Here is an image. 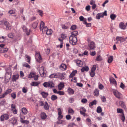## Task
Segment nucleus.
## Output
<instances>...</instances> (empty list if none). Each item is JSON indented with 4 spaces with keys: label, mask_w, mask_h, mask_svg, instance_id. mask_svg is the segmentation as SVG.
Listing matches in <instances>:
<instances>
[{
    "label": "nucleus",
    "mask_w": 127,
    "mask_h": 127,
    "mask_svg": "<svg viewBox=\"0 0 127 127\" xmlns=\"http://www.w3.org/2000/svg\"><path fill=\"white\" fill-rule=\"evenodd\" d=\"M64 84L63 83H61L58 86V88L60 90L64 87Z\"/></svg>",
    "instance_id": "43"
},
{
    "label": "nucleus",
    "mask_w": 127,
    "mask_h": 127,
    "mask_svg": "<svg viewBox=\"0 0 127 127\" xmlns=\"http://www.w3.org/2000/svg\"><path fill=\"white\" fill-rule=\"evenodd\" d=\"M44 68L43 67H41L39 70V73L41 77H43L44 75Z\"/></svg>",
    "instance_id": "11"
},
{
    "label": "nucleus",
    "mask_w": 127,
    "mask_h": 127,
    "mask_svg": "<svg viewBox=\"0 0 127 127\" xmlns=\"http://www.w3.org/2000/svg\"><path fill=\"white\" fill-rule=\"evenodd\" d=\"M96 101L95 100H93V101L90 102L89 104V106L91 107V106L93 105H96Z\"/></svg>",
    "instance_id": "28"
},
{
    "label": "nucleus",
    "mask_w": 127,
    "mask_h": 127,
    "mask_svg": "<svg viewBox=\"0 0 127 127\" xmlns=\"http://www.w3.org/2000/svg\"><path fill=\"white\" fill-rule=\"evenodd\" d=\"M116 16L114 14H112L110 15V17L111 19L112 20H114L116 17Z\"/></svg>",
    "instance_id": "42"
},
{
    "label": "nucleus",
    "mask_w": 127,
    "mask_h": 127,
    "mask_svg": "<svg viewBox=\"0 0 127 127\" xmlns=\"http://www.w3.org/2000/svg\"><path fill=\"white\" fill-rule=\"evenodd\" d=\"M113 93L115 96L119 99L120 98V96L121 95V93L116 90H114L113 91Z\"/></svg>",
    "instance_id": "9"
},
{
    "label": "nucleus",
    "mask_w": 127,
    "mask_h": 127,
    "mask_svg": "<svg viewBox=\"0 0 127 127\" xmlns=\"http://www.w3.org/2000/svg\"><path fill=\"white\" fill-rule=\"evenodd\" d=\"M44 108L46 110H49V106L48 105V103L47 101H45V102Z\"/></svg>",
    "instance_id": "15"
},
{
    "label": "nucleus",
    "mask_w": 127,
    "mask_h": 127,
    "mask_svg": "<svg viewBox=\"0 0 127 127\" xmlns=\"http://www.w3.org/2000/svg\"><path fill=\"white\" fill-rule=\"evenodd\" d=\"M46 32L47 34H51L52 33V31L51 30L48 29Z\"/></svg>",
    "instance_id": "40"
},
{
    "label": "nucleus",
    "mask_w": 127,
    "mask_h": 127,
    "mask_svg": "<svg viewBox=\"0 0 127 127\" xmlns=\"http://www.w3.org/2000/svg\"><path fill=\"white\" fill-rule=\"evenodd\" d=\"M47 116L46 114V113L44 112H42L40 113V118L43 120L45 119L47 117Z\"/></svg>",
    "instance_id": "10"
},
{
    "label": "nucleus",
    "mask_w": 127,
    "mask_h": 127,
    "mask_svg": "<svg viewBox=\"0 0 127 127\" xmlns=\"http://www.w3.org/2000/svg\"><path fill=\"white\" fill-rule=\"evenodd\" d=\"M22 112L23 114L24 115H26L27 114L28 111L27 109L25 108H23L22 110Z\"/></svg>",
    "instance_id": "22"
},
{
    "label": "nucleus",
    "mask_w": 127,
    "mask_h": 127,
    "mask_svg": "<svg viewBox=\"0 0 127 127\" xmlns=\"http://www.w3.org/2000/svg\"><path fill=\"white\" fill-rule=\"evenodd\" d=\"M75 125V124L73 123H70L68 125L67 127H73V126Z\"/></svg>",
    "instance_id": "64"
},
{
    "label": "nucleus",
    "mask_w": 127,
    "mask_h": 127,
    "mask_svg": "<svg viewBox=\"0 0 127 127\" xmlns=\"http://www.w3.org/2000/svg\"><path fill=\"white\" fill-rule=\"evenodd\" d=\"M66 118L67 120H69L71 119V117L70 115L68 114L66 116Z\"/></svg>",
    "instance_id": "60"
},
{
    "label": "nucleus",
    "mask_w": 127,
    "mask_h": 127,
    "mask_svg": "<svg viewBox=\"0 0 127 127\" xmlns=\"http://www.w3.org/2000/svg\"><path fill=\"white\" fill-rule=\"evenodd\" d=\"M22 28L23 29V31L26 33L27 35H29L30 32L31 31V30L29 29L28 31V30L27 28L24 25H23L22 26Z\"/></svg>",
    "instance_id": "6"
},
{
    "label": "nucleus",
    "mask_w": 127,
    "mask_h": 127,
    "mask_svg": "<svg viewBox=\"0 0 127 127\" xmlns=\"http://www.w3.org/2000/svg\"><path fill=\"white\" fill-rule=\"evenodd\" d=\"M120 28L122 30H125L126 28V26L124 25V23L123 22H120L119 25Z\"/></svg>",
    "instance_id": "12"
},
{
    "label": "nucleus",
    "mask_w": 127,
    "mask_h": 127,
    "mask_svg": "<svg viewBox=\"0 0 127 127\" xmlns=\"http://www.w3.org/2000/svg\"><path fill=\"white\" fill-rule=\"evenodd\" d=\"M59 78L61 79H64V77L62 73H60Z\"/></svg>",
    "instance_id": "49"
},
{
    "label": "nucleus",
    "mask_w": 127,
    "mask_h": 127,
    "mask_svg": "<svg viewBox=\"0 0 127 127\" xmlns=\"http://www.w3.org/2000/svg\"><path fill=\"white\" fill-rule=\"evenodd\" d=\"M74 111L73 109H72L71 108H68V114H73L74 113Z\"/></svg>",
    "instance_id": "33"
},
{
    "label": "nucleus",
    "mask_w": 127,
    "mask_h": 127,
    "mask_svg": "<svg viewBox=\"0 0 127 127\" xmlns=\"http://www.w3.org/2000/svg\"><path fill=\"white\" fill-rule=\"evenodd\" d=\"M76 63L78 64V66L79 67H82L83 65L82 61L80 60H78L76 61Z\"/></svg>",
    "instance_id": "23"
},
{
    "label": "nucleus",
    "mask_w": 127,
    "mask_h": 127,
    "mask_svg": "<svg viewBox=\"0 0 127 127\" xmlns=\"http://www.w3.org/2000/svg\"><path fill=\"white\" fill-rule=\"evenodd\" d=\"M67 92H68V94L70 95L73 94L74 92V90L70 87L68 88L67 90Z\"/></svg>",
    "instance_id": "14"
},
{
    "label": "nucleus",
    "mask_w": 127,
    "mask_h": 127,
    "mask_svg": "<svg viewBox=\"0 0 127 127\" xmlns=\"http://www.w3.org/2000/svg\"><path fill=\"white\" fill-rule=\"evenodd\" d=\"M88 48L89 50L94 49L95 48V44L93 41L89 42L88 43Z\"/></svg>",
    "instance_id": "3"
},
{
    "label": "nucleus",
    "mask_w": 127,
    "mask_h": 127,
    "mask_svg": "<svg viewBox=\"0 0 127 127\" xmlns=\"http://www.w3.org/2000/svg\"><path fill=\"white\" fill-rule=\"evenodd\" d=\"M11 77V74L5 73V75L4 81L5 83H7Z\"/></svg>",
    "instance_id": "4"
},
{
    "label": "nucleus",
    "mask_w": 127,
    "mask_h": 127,
    "mask_svg": "<svg viewBox=\"0 0 127 127\" xmlns=\"http://www.w3.org/2000/svg\"><path fill=\"white\" fill-rule=\"evenodd\" d=\"M5 69L6 71V74H11V68L10 67H8L7 68H5Z\"/></svg>",
    "instance_id": "20"
},
{
    "label": "nucleus",
    "mask_w": 127,
    "mask_h": 127,
    "mask_svg": "<svg viewBox=\"0 0 127 127\" xmlns=\"http://www.w3.org/2000/svg\"><path fill=\"white\" fill-rule=\"evenodd\" d=\"M113 56H110L108 58V62L110 63H111L113 60Z\"/></svg>",
    "instance_id": "38"
},
{
    "label": "nucleus",
    "mask_w": 127,
    "mask_h": 127,
    "mask_svg": "<svg viewBox=\"0 0 127 127\" xmlns=\"http://www.w3.org/2000/svg\"><path fill=\"white\" fill-rule=\"evenodd\" d=\"M99 94V91L97 89L95 90V91L94 92V95L95 96H97Z\"/></svg>",
    "instance_id": "45"
},
{
    "label": "nucleus",
    "mask_w": 127,
    "mask_h": 127,
    "mask_svg": "<svg viewBox=\"0 0 127 127\" xmlns=\"http://www.w3.org/2000/svg\"><path fill=\"white\" fill-rule=\"evenodd\" d=\"M119 103L120 105H121L122 107H123L124 108L126 107V106L125 105L123 101H120Z\"/></svg>",
    "instance_id": "44"
},
{
    "label": "nucleus",
    "mask_w": 127,
    "mask_h": 127,
    "mask_svg": "<svg viewBox=\"0 0 127 127\" xmlns=\"http://www.w3.org/2000/svg\"><path fill=\"white\" fill-rule=\"evenodd\" d=\"M69 39L70 43L73 45H75L76 44L77 41L76 37H74L73 36H70Z\"/></svg>",
    "instance_id": "1"
},
{
    "label": "nucleus",
    "mask_w": 127,
    "mask_h": 127,
    "mask_svg": "<svg viewBox=\"0 0 127 127\" xmlns=\"http://www.w3.org/2000/svg\"><path fill=\"white\" fill-rule=\"evenodd\" d=\"M20 121L22 124H28L29 123V121L26 120H20Z\"/></svg>",
    "instance_id": "39"
},
{
    "label": "nucleus",
    "mask_w": 127,
    "mask_h": 127,
    "mask_svg": "<svg viewBox=\"0 0 127 127\" xmlns=\"http://www.w3.org/2000/svg\"><path fill=\"white\" fill-rule=\"evenodd\" d=\"M11 96L12 97H13V99H15L16 97V95L15 93H12L11 94Z\"/></svg>",
    "instance_id": "59"
},
{
    "label": "nucleus",
    "mask_w": 127,
    "mask_h": 127,
    "mask_svg": "<svg viewBox=\"0 0 127 127\" xmlns=\"http://www.w3.org/2000/svg\"><path fill=\"white\" fill-rule=\"evenodd\" d=\"M58 94L60 95H63L64 94V92L63 91H59L58 92Z\"/></svg>",
    "instance_id": "62"
},
{
    "label": "nucleus",
    "mask_w": 127,
    "mask_h": 127,
    "mask_svg": "<svg viewBox=\"0 0 127 127\" xmlns=\"http://www.w3.org/2000/svg\"><path fill=\"white\" fill-rule=\"evenodd\" d=\"M41 95H42V97L44 98H46L48 95V94L44 92H41Z\"/></svg>",
    "instance_id": "18"
},
{
    "label": "nucleus",
    "mask_w": 127,
    "mask_h": 127,
    "mask_svg": "<svg viewBox=\"0 0 127 127\" xmlns=\"http://www.w3.org/2000/svg\"><path fill=\"white\" fill-rule=\"evenodd\" d=\"M4 40V37L2 36L1 37H0V42H3Z\"/></svg>",
    "instance_id": "61"
},
{
    "label": "nucleus",
    "mask_w": 127,
    "mask_h": 127,
    "mask_svg": "<svg viewBox=\"0 0 127 127\" xmlns=\"http://www.w3.org/2000/svg\"><path fill=\"white\" fill-rule=\"evenodd\" d=\"M50 88H53L54 87V84L53 82H49V87Z\"/></svg>",
    "instance_id": "27"
},
{
    "label": "nucleus",
    "mask_w": 127,
    "mask_h": 127,
    "mask_svg": "<svg viewBox=\"0 0 127 127\" xmlns=\"http://www.w3.org/2000/svg\"><path fill=\"white\" fill-rule=\"evenodd\" d=\"M102 58L100 55H97L96 57V60L98 61H100L102 60Z\"/></svg>",
    "instance_id": "31"
},
{
    "label": "nucleus",
    "mask_w": 127,
    "mask_h": 127,
    "mask_svg": "<svg viewBox=\"0 0 127 127\" xmlns=\"http://www.w3.org/2000/svg\"><path fill=\"white\" fill-rule=\"evenodd\" d=\"M76 28V26L75 25H73L70 28V29L72 30H74Z\"/></svg>",
    "instance_id": "50"
},
{
    "label": "nucleus",
    "mask_w": 127,
    "mask_h": 127,
    "mask_svg": "<svg viewBox=\"0 0 127 127\" xmlns=\"http://www.w3.org/2000/svg\"><path fill=\"white\" fill-rule=\"evenodd\" d=\"M38 22L37 21H36L33 23L32 24V27L33 28L35 29L36 28L37 26Z\"/></svg>",
    "instance_id": "29"
},
{
    "label": "nucleus",
    "mask_w": 127,
    "mask_h": 127,
    "mask_svg": "<svg viewBox=\"0 0 127 127\" xmlns=\"http://www.w3.org/2000/svg\"><path fill=\"white\" fill-rule=\"evenodd\" d=\"M28 91L27 89H26L25 87L23 88L22 89V92L24 93H26Z\"/></svg>",
    "instance_id": "63"
},
{
    "label": "nucleus",
    "mask_w": 127,
    "mask_h": 127,
    "mask_svg": "<svg viewBox=\"0 0 127 127\" xmlns=\"http://www.w3.org/2000/svg\"><path fill=\"white\" fill-rule=\"evenodd\" d=\"M45 25V23L42 21H41L40 23V31L41 30V29L44 27Z\"/></svg>",
    "instance_id": "37"
},
{
    "label": "nucleus",
    "mask_w": 127,
    "mask_h": 127,
    "mask_svg": "<svg viewBox=\"0 0 127 127\" xmlns=\"http://www.w3.org/2000/svg\"><path fill=\"white\" fill-rule=\"evenodd\" d=\"M77 73V71L76 70L73 71L70 74L69 76V78H70L72 77L75 75L76 73Z\"/></svg>",
    "instance_id": "17"
},
{
    "label": "nucleus",
    "mask_w": 127,
    "mask_h": 127,
    "mask_svg": "<svg viewBox=\"0 0 127 127\" xmlns=\"http://www.w3.org/2000/svg\"><path fill=\"white\" fill-rule=\"evenodd\" d=\"M95 75V72L91 71L90 75L91 77H94Z\"/></svg>",
    "instance_id": "58"
},
{
    "label": "nucleus",
    "mask_w": 127,
    "mask_h": 127,
    "mask_svg": "<svg viewBox=\"0 0 127 127\" xmlns=\"http://www.w3.org/2000/svg\"><path fill=\"white\" fill-rule=\"evenodd\" d=\"M87 100L86 98H83L81 100V102L83 103H85L87 102Z\"/></svg>",
    "instance_id": "57"
},
{
    "label": "nucleus",
    "mask_w": 127,
    "mask_h": 127,
    "mask_svg": "<svg viewBox=\"0 0 127 127\" xmlns=\"http://www.w3.org/2000/svg\"><path fill=\"white\" fill-rule=\"evenodd\" d=\"M86 110L83 107H81L80 109V114L85 117L86 116V114L85 113Z\"/></svg>",
    "instance_id": "8"
},
{
    "label": "nucleus",
    "mask_w": 127,
    "mask_h": 127,
    "mask_svg": "<svg viewBox=\"0 0 127 127\" xmlns=\"http://www.w3.org/2000/svg\"><path fill=\"white\" fill-rule=\"evenodd\" d=\"M26 57L27 58V62H28L29 64H30V60H31V57L29 56L28 55H25Z\"/></svg>",
    "instance_id": "35"
},
{
    "label": "nucleus",
    "mask_w": 127,
    "mask_h": 127,
    "mask_svg": "<svg viewBox=\"0 0 127 127\" xmlns=\"http://www.w3.org/2000/svg\"><path fill=\"white\" fill-rule=\"evenodd\" d=\"M60 73H54L55 78H59Z\"/></svg>",
    "instance_id": "47"
},
{
    "label": "nucleus",
    "mask_w": 127,
    "mask_h": 127,
    "mask_svg": "<svg viewBox=\"0 0 127 127\" xmlns=\"http://www.w3.org/2000/svg\"><path fill=\"white\" fill-rule=\"evenodd\" d=\"M89 69V68L88 66H86L83 67L81 69V71L82 72H83L85 71H88Z\"/></svg>",
    "instance_id": "21"
},
{
    "label": "nucleus",
    "mask_w": 127,
    "mask_h": 127,
    "mask_svg": "<svg viewBox=\"0 0 127 127\" xmlns=\"http://www.w3.org/2000/svg\"><path fill=\"white\" fill-rule=\"evenodd\" d=\"M38 76L36 75L35 73L32 72H30L28 76V78H33L34 80L35 81L37 80H38Z\"/></svg>",
    "instance_id": "2"
},
{
    "label": "nucleus",
    "mask_w": 127,
    "mask_h": 127,
    "mask_svg": "<svg viewBox=\"0 0 127 127\" xmlns=\"http://www.w3.org/2000/svg\"><path fill=\"white\" fill-rule=\"evenodd\" d=\"M19 75H13L12 77V81L13 82H15L16 80L18 79L19 77Z\"/></svg>",
    "instance_id": "13"
},
{
    "label": "nucleus",
    "mask_w": 127,
    "mask_h": 127,
    "mask_svg": "<svg viewBox=\"0 0 127 127\" xmlns=\"http://www.w3.org/2000/svg\"><path fill=\"white\" fill-rule=\"evenodd\" d=\"M66 65L64 64H62L60 66V68L62 70H65L66 69Z\"/></svg>",
    "instance_id": "26"
},
{
    "label": "nucleus",
    "mask_w": 127,
    "mask_h": 127,
    "mask_svg": "<svg viewBox=\"0 0 127 127\" xmlns=\"http://www.w3.org/2000/svg\"><path fill=\"white\" fill-rule=\"evenodd\" d=\"M4 24L6 27V29L7 30H10L11 29V27L9 23L7 21L4 22Z\"/></svg>",
    "instance_id": "7"
},
{
    "label": "nucleus",
    "mask_w": 127,
    "mask_h": 127,
    "mask_svg": "<svg viewBox=\"0 0 127 127\" xmlns=\"http://www.w3.org/2000/svg\"><path fill=\"white\" fill-rule=\"evenodd\" d=\"M39 83L40 82H32L31 84V85L33 86H37Z\"/></svg>",
    "instance_id": "19"
},
{
    "label": "nucleus",
    "mask_w": 127,
    "mask_h": 127,
    "mask_svg": "<svg viewBox=\"0 0 127 127\" xmlns=\"http://www.w3.org/2000/svg\"><path fill=\"white\" fill-rule=\"evenodd\" d=\"M116 39L118 41H120L121 42L122 40H123V38L121 37L117 36L116 37Z\"/></svg>",
    "instance_id": "41"
},
{
    "label": "nucleus",
    "mask_w": 127,
    "mask_h": 127,
    "mask_svg": "<svg viewBox=\"0 0 127 127\" xmlns=\"http://www.w3.org/2000/svg\"><path fill=\"white\" fill-rule=\"evenodd\" d=\"M49 82H46L44 83L43 85L45 87L47 88L49 87Z\"/></svg>",
    "instance_id": "52"
},
{
    "label": "nucleus",
    "mask_w": 127,
    "mask_h": 127,
    "mask_svg": "<svg viewBox=\"0 0 127 127\" xmlns=\"http://www.w3.org/2000/svg\"><path fill=\"white\" fill-rule=\"evenodd\" d=\"M96 111L97 113H100L102 111V109L100 106L98 107L96 109Z\"/></svg>",
    "instance_id": "36"
},
{
    "label": "nucleus",
    "mask_w": 127,
    "mask_h": 127,
    "mask_svg": "<svg viewBox=\"0 0 127 127\" xmlns=\"http://www.w3.org/2000/svg\"><path fill=\"white\" fill-rule=\"evenodd\" d=\"M74 101V98L72 97H70L69 98L68 101L70 103H72Z\"/></svg>",
    "instance_id": "48"
},
{
    "label": "nucleus",
    "mask_w": 127,
    "mask_h": 127,
    "mask_svg": "<svg viewBox=\"0 0 127 127\" xmlns=\"http://www.w3.org/2000/svg\"><path fill=\"white\" fill-rule=\"evenodd\" d=\"M35 58L37 60L38 59L39 60H40L42 59L41 56L38 54H37L35 55Z\"/></svg>",
    "instance_id": "25"
},
{
    "label": "nucleus",
    "mask_w": 127,
    "mask_h": 127,
    "mask_svg": "<svg viewBox=\"0 0 127 127\" xmlns=\"http://www.w3.org/2000/svg\"><path fill=\"white\" fill-rule=\"evenodd\" d=\"M12 90L11 89H9L8 90H7L6 91V92H5V94H6V95H7L8 94H9L10 93H11V92H12Z\"/></svg>",
    "instance_id": "54"
},
{
    "label": "nucleus",
    "mask_w": 127,
    "mask_h": 127,
    "mask_svg": "<svg viewBox=\"0 0 127 127\" xmlns=\"http://www.w3.org/2000/svg\"><path fill=\"white\" fill-rule=\"evenodd\" d=\"M48 29L47 26H46L43 27V28L41 29V30L43 32L45 33L46 32Z\"/></svg>",
    "instance_id": "34"
},
{
    "label": "nucleus",
    "mask_w": 127,
    "mask_h": 127,
    "mask_svg": "<svg viewBox=\"0 0 127 127\" xmlns=\"http://www.w3.org/2000/svg\"><path fill=\"white\" fill-rule=\"evenodd\" d=\"M109 80L111 84L115 85H117L116 81L114 78H110Z\"/></svg>",
    "instance_id": "16"
},
{
    "label": "nucleus",
    "mask_w": 127,
    "mask_h": 127,
    "mask_svg": "<svg viewBox=\"0 0 127 127\" xmlns=\"http://www.w3.org/2000/svg\"><path fill=\"white\" fill-rule=\"evenodd\" d=\"M9 116L6 114H5L2 115L0 117L1 121H3L4 120H7L8 119Z\"/></svg>",
    "instance_id": "5"
},
{
    "label": "nucleus",
    "mask_w": 127,
    "mask_h": 127,
    "mask_svg": "<svg viewBox=\"0 0 127 127\" xmlns=\"http://www.w3.org/2000/svg\"><path fill=\"white\" fill-rule=\"evenodd\" d=\"M96 65H94L91 68V71L95 72L96 69Z\"/></svg>",
    "instance_id": "53"
},
{
    "label": "nucleus",
    "mask_w": 127,
    "mask_h": 127,
    "mask_svg": "<svg viewBox=\"0 0 127 127\" xmlns=\"http://www.w3.org/2000/svg\"><path fill=\"white\" fill-rule=\"evenodd\" d=\"M57 96L55 95H53L51 96V99L52 101H54L57 99Z\"/></svg>",
    "instance_id": "30"
},
{
    "label": "nucleus",
    "mask_w": 127,
    "mask_h": 127,
    "mask_svg": "<svg viewBox=\"0 0 127 127\" xmlns=\"http://www.w3.org/2000/svg\"><path fill=\"white\" fill-rule=\"evenodd\" d=\"M71 35L70 36H73L74 37H76V36L78 34V32L77 31H74L71 33Z\"/></svg>",
    "instance_id": "24"
},
{
    "label": "nucleus",
    "mask_w": 127,
    "mask_h": 127,
    "mask_svg": "<svg viewBox=\"0 0 127 127\" xmlns=\"http://www.w3.org/2000/svg\"><path fill=\"white\" fill-rule=\"evenodd\" d=\"M8 36L10 38H13V35L12 33H10L8 34Z\"/></svg>",
    "instance_id": "55"
},
{
    "label": "nucleus",
    "mask_w": 127,
    "mask_h": 127,
    "mask_svg": "<svg viewBox=\"0 0 127 127\" xmlns=\"http://www.w3.org/2000/svg\"><path fill=\"white\" fill-rule=\"evenodd\" d=\"M125 118L124 116V113H123V114H122V117L121 118V119L122 120V121L123 122H124L125 121Z\"/></svg>",
    "instance_id": "56"
},
{
    "label": "nucleus",
    "mask_w": 127,
    "mask_h": 127,
    "mask_svg": "<svg viewBox=\"0 0 127 127\" xmlns=\"http://www.w3.org/2000/svg\"><path fill=\"white\" fill-rule=\"evenodd\" d=\"M101 13H98L96 15V18L97 19H99L101 17L102 18V16Z\"/></svg>",
    "instance_id": "32"
},
{
    "label": "nucleus",
    "mask_w": 127,
    "mask_h": 127,
    "mask_svg": "<svg viewBox=\"0 0 127 127\" xmlns=\"http://www.w3.org/2000/svg\"><path fill=\"white\" fill-rule=\"evenodd\" d=\"M23 66L28 68H31L30 66L28 64L26 63H25L24 64H23Z\"/></svg>",
    "instance_id": "46"
},
{
    "label": "nucleus",
    "mask_w": 127,
    "mask_h": 127,
    "mask_svg": "<svg viewBox=\"0 0 127 127\" xmlns=\"http://www.w3.org/2000/svg\"><path fill=\"white\" fill-rule=\"evenodd\" d=\"M117 112L118 113H123V110L122 109L118 108L117 109Z\"/></svg>",
    "instance_id": "51"
}]
</instances>
